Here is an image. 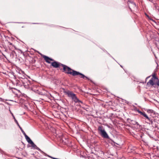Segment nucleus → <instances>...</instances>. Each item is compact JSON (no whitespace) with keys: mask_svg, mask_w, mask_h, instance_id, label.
<instances>
[{"mask_svg":"<svg viewBox=\"0 0 159 159\" xmlns=\"http://www.w3.org/2000/svg\"><path fill=\"white\" fill-rule=\"evenodd\" d=\"M15 54L16 52L15 51H12L10 53V55H12L13 57H14Z\"/></svg>","mask_w":159,"mask_h":159,"instance_id":"22","label":"nucleus"},{"mask_svg":"<svg viewBox=\"0 0 159 159\" xmlns=\"http://www.w3.org/2000/svg\"><path fill=\"white\" fill-rule=\"evenodd\" d=\"M35 158L37 159H40V158H38V157H35Z\"/></svg>","mask_w":159,"mask_h":159,"instance_id":"26","label":"nucleus"},{"mask_svg":"<svg viewBox=\"0 0 159 159\" xmlns=\"http://www.w3.org/2000/svg\"><path fill=\"white\" fill-rule=\"evenodd\" d=\"M120 66H121V67H122V66L120 65Z\"/></svg>","mask_w":159,"mask_h":159,"instance_id":"33","label":"nucleus"},{"mask_svg":"<svg viewBox=\"0 0 159 159\" xmlns=\"http://www.w3.org/2000/svg\"><path fill=\"white\" fill-rule=\"evenodd\" d=\"M149 77H150L149 76L147 78H149Z\"/></svg>","mask_w":159,"mask_h":159,"instance_id":"36","label":"nucleus"},{"mask_svg":"<svg viewBox=\"0 0 159 159\" xmlns=\"http://www.w3.org/2000/svg\"><path fill=\"white\" fill-rule=\"evenodd\" d=\"M47 60H48V61H50L49 59H48Z\"/></svg>","mask_w":159,"mask_h":159,"instance_id":"29","label":"nucleus"},{"mask_svg":"<svg viewBox=\"0 0 159 159\" xmlns=\"http://www.w3.org/2000/svg\"><path fill=\"white\" fill-rule=\"evenodd\" d=\"M154 82L155 83V84H157V85L159 86V80L158 79L157 80H156L154 81Z\"/></svg>","mask_w":159,"mask_h":159,"instance_id":"21","label":"nucleus"},{"mask_svg":"<svg viewBox=\"0 0 159 159\" xmlns=\"http://www.w3.org/2000/svg\"><path fill=\"white\" fill-rule=\"evenodd\" d=\"M64 139H65V141L64 142V140H63L64 138H63L62 139V142L64 143L65 144H66L68 143V139L67 138H64Z\"/></svg>","mask_w":159,"mask_h":159,"instance_id":"20","label":"nucleus"},{"mask_svg":"<svg viewBox=\"0 0 159 159\" xmlns=\"http://www.w3.org/2000/svg\"><path fill=\"white\" fill-rule=\"evenodd\" d=\"M137 111L139 113V109H138L137 110Z\"/></svg>","mask_w":159,"mask_h":159,"instance_id":"28","label":"nucleus"},{"mask_svg":"<svg viewBox=\"0 0 159 159\" xmlns=\"http://www.w3.org/2000/svg\"><path fill=\"white\" fill-rule=\"evenodd\" d=\"M74 74L75 75V76L78 75H80L81 76V78H82L83 79H84V78H86L88 80H89V79L88 77L86 76L84 74L81 73H80L78 71H77L76 72H75V73H74Z\"/></svg>","mask_w":159,"mask_h":159,"instance_id":"10","label":"nucleus"},{"mask_svg":"<svg viewBox=\"0 0 159 159\" xmlns=\"http://www.w3.org/2000/svg\"><path fill=\"white\" fill-rule=\"evenodd\" d=\"M61 64H62L56 61H54L51 63V65L55 68L59 67L60 66H61Z\"/></svg>","mask_w":159,"mask_h":159,"instance_id":"9","label":"nucleus"},{"mask_svg":"<svg viewBox=\"0 0 159 159\" xmlns=\"http://www.w3.org/2000/svg\"><path fill=\"white\" fill-rule=\"evenodd\" d=\"M25 137L26 140L30 144L33 142L31 139L27 135H25Z\"/></svg>","mask_w":159,"mask_h":159,"instance_id":"15","label":"nucleus"},{"mask_svg":"<svg viewBox=\"0 0 159 159\" xmlns=\"http://www.w3.org/2000/svg\"><path fill=\"white\" fill-rule=\"evenodd\" d=\"M64 93L67 95L68 97L71 98L72 100L75 103H80L82 104H84L83 102L79 100L76 97L75 94L72 92L68 90L65 91Z\"/></svg>","mask_w":159,"mask_h":159,"instance_id":"3","label":"nucleus"},{"mask_svg":"<svg viewBox=\"0 0 159 159\" xmlns=\"http://www.w3.org/2000/svg\"><path fill=\"white\" fill-rule=\"evenodd\" d=\"M17 75L18 79L20 80H24L25 79H26V78L25 77L24 73H22L21 74H17Z\"/></svg>","mask_w":159,"mask_h":159,"instance_id":"11","label":"nucleus"},{"mask_svg":"<svg viewBox=\"0 0 159 159\" xmlns=\"http://www.w3.org/2000/svg\"><path fill=\"white\" fill-rule=\"evenodd\" d=\"M112 58H113V59H114V58H113V57H112Z\"/></svg>","mask_w":159,"mask_h":159,"instance_id":"37","label":"nucleus"},{"mask_svg":"<svg viewBox=\"0 0 159 159\" xmlns=\"http://www.w3.org/2000/svg\"><path fill=\"white\" fill-rule=\"evenodd\" d=\"M31 144V147H32V148L33 149H35L37 147L36 145L33 142L31 143H30Z\"/></svg>","mask_w":159,"mask_h":159,"instance_id":"16","label":"nucleus"},{"mask_svg":"<svg viewBox=\"0 0 159 159\" xmlns=\"http://www.w3.org/2000/svg\"><path fill=\"white\" fill-rule=\"evenodd\" d=\"M21 81L20 80H16V85L17 86H19L20 87L21 86H22V84H21L22 83Z\"/></svg>","mask_w":159,"mask_h":159,"instance_id":"14","label":"nucleus"},{"mask_svg":"<svg viewBox=\"0 0 159 159\" xmlns=\"http://www.w3.org/2000/svg\"><path fill=\"white\" fill-rule=\"evenodd\" d=\"M98 130L99 133L103 138L108 139H110L108 134L104 129H102V126L98 127Z\"/></svg>","mask_w":159,"mask_h":159,"instance_id":"5","label":"nucleus"},{"mask_svg":"<svg viewBox=\"0 0 159 159\" xmlns=\"http://www.w3.org/2000/svg\"><path fill=\"white\" fill-rule=\"evenodd\" d=\"M52 159H58V158H55V157H53L52 158Z\"/></svg>","mask_w":159,"mask_h":159,"instance_id":"27","label":"nucleus"},{"mask_svg":"<svg viewBox=\"0 0 159 159\" xmlns=\"http://www.w3.org/2000/svg\"><path fill=\"white\" fill-rule=\"evenodd\" d=\"M112 58H113V59H114V58H113V57H112Z\"/></svg>","mask_w":159,"mask_h":159,"instance_id":"39","label":"nucleus"},{"mask_svg":"<svg viewBox=\"0 0 159 159\" xmlns=\"http://www.w3.org/2000/svg\"><path fill=\"white\" fill-rule=\"evenodd\" d=\"M32 154V155H34V153H33V154Z\"/></svg>","mask_w":159,"mask_h":159,"instance_id":"35","label":"nucleus"},{"mask_svg":"<svg viewBox=\"0 0 159 159\" xmlns=\"http://www.w3.org/2000/svg\"><path fill=\"white\" fill-rule=\"evenodd\" d=\"M61 66L63 67V72L66 74L72 75L74 76H75V75L74 74V73L76 72V71L72 70L70 67L64 64H61Z\"/></svg>","mask_w":159,"mask_h":159,"instance_id":"4","label":"nucleus"},{"mask_svg":"<svg viewBox=\"0 0 159 159\" xmlns=\"http://www.w3.org/2000/svg\"><path fill=\"white\" fill-rule=\"evenodd\" d=\"M140 114L142 115L145 118L148 119L150 122H151V123H152V121L150 120V118L148 116L147 114L145 113V112H143L140 111Z\"/></svg>","mask_w":159,"mask_h":159,"instance_id":"12","label":"nucleus"},{"mask_svg":"<svg viewBox=\"0 0 159 159\" xmlns=\"http://www.w3.org/2000/svg\"><path fill=\"white\" fill-rule=\"evenodd\" d=\"M8 43L10 45H12V43H11L10 42H8Z\"/></svg>","mask_w":159,"mask_h":159,"instance_id":"25","label":"nucleus"},{"mask_svg":"<svg viewBox=\"0 0 159 159\" xmlns=\"http://www.w3.org/2000/svg\"><path fill=\"white\" fill-rule=\"evenodd\" d=\"M12 115L13 117V119H14V121H15V122L17 124V125L18 126H19L20 125H19L17 121V120L16 119L15 116H14L13 114H12Z\"/></svg>","mask_w":159,"mask_h":159,"instance_id":"18","label":"nucleus"},{"mask_svg":"<svg viewBox=\"0 0 159 159\" xmlns=\"http://www.w3.org/2000/svg\"><path fill=\"white\" fill-rule=\"evenodd\" d=\"M33 24H37V23H33Z\"/></svg>","mask_w":159,"mask_h":159,"instance_id":"31","label":"nucleus"},{"mask_svg":"<svg viewBox=\"0 0 159 159\" xmlns=\"http://www.w3.org/2000/svg\"><path fill=\"white\" fill-rule=\"evenodd\" d=\"M16 72L17 73V74L24 73V72L23 71L18 69L17 70H16Z\"/></svg>","mask_w":159,"mask_h":159,"instance_id":"17","label":"nucleus"},{"mask_svg":"<svg viewBox=\"0 0 159 159\" xmlns=\"http://www.w3.org/2000/svg\"><path fill=\"white\" fill-rule=\"evenodd\" d=\"M152 77L149 81L147 83V85L149 86H153L155 84V83L154 81L156 80H158V78L156 77L155 73H153L152 75Z\"/></svg>","mask_w":159,"mask_h":159,"instance_id":"6","label":"nucleus"},{"mask_svg":"<svg viewBox=\"0 0 159 159\" xmlns=\"http://www.w3.org/2000/svg\"><path fill=\"white\" fill-rule=\"evenodd\" d=\"M64 93L67 95L68 97L71 98L72 100L75 103H80L82 104H84L83 102L79 100L76 97L75 94L72 92L68 90L65 91Z\"/></svg>","mask_w":159,"mask_h":159,"instance_id":"2","label":"nucleus"},{"mask_svg":"<svg viewBox=\"0 0 159 159\" xmlns=\"http://www.w3.org/2000/svg\"><path fill=\"white\" fill-rule=\"evenodd\" d=\"M1 56L0 55V58H1Z\"/></svg>","mask_w":159,"mask_h":159,"instance_id":"32","label":"nucleus"},{"mask_svg":"<svg viewBox=\"0 0 159 159\" xmlns=\"http://www.w3.org/2000/svg\"><path fill=\"white\" fill-rule=\"evenodd\" d=\"M18 127H19V128H20V129L21 130L22 132L23 133V134H24V135L25 137V135L26 136V135H27L26 134H25V132H24V131L23 130V129H22L21 128V127L20 126V125H19V126H18Z\"/></svg>","mask_w":159,"mask_h":159,"instance_id":"19","label":"nucleus"},{"mask_svg":"<svg viewBox=\"0 0 159 159\" xmlns=\"http://www.w3.org/2000/svg\"><path fill=\"white\" fill-rule=\"evenodd\" d=\"M22 86H23L25 88L28 89L30 84V81L27 78L24 80H21Z\"/></svg>","mask_w":159,"mask_h":159,"instance_id":"7","label":"nucleus"},{"mask_svg":"<svg viewBox=\"0 0 159 159\" xmlns=\"http://www.w3.org/2000/svg\"><path fill=\"white\" fill-rule=\"evenodd\" d=\"M112 58H113V59H114V58H113V57H112Z\"/></svg>","mask_w":159,"mask_h":159,"instance_id":"38","label":"nucleus"},{"mask_svg":"<svg viewBox=\"0 0 159 159\" xmlns=\"http://www.w3.org/2000/svg\"><path fill=\"white\" fill-rule=\"evenodd\" d=\"M35 149H37V150H39V151H40V152L43 153V154H44V152L42 151L37 146V147Z\"/></svg>","mask_w":159,"mask_h":159,"instance_id":"23","label":"nucleus"},{"mask_svg":"<svg viewBox=\"0 0 159 159\" xmlns=\"http://www.w3.org/2000/svg\"><path fill=\"white\" fill-rule=\"evenodd\" d=\"M43 57L44 58V60H45V61L48 63H50L51 62L50 61H48V59H49L50 61H53L54 60L53 59L49 58L48 57L45 56V55H43Z\"/></svg>","mask_w":159,"mask_h":159,"instance_id":"13","label":"nucleus"},{"mask_svg":"<svg viewBox=\"0 0 159 159\" xmlns=\"http://www.w3.org/2000/svg\"><path fill=\"white\" fill-rule=\"evenodd\" d=\"M0 99L2 100V98H0Z\"/></svg>","mask_w":159,"mask_h":159,"instance_id":"34","label":"nucleus"},{"mask_svg":"<svg viewBox=\"0 0 159 159\" xmlns=\"http://www.w3.org/2000/svg\"><path fill=\"white\" fill-rule=\"evenodd\" d=\"M128 4L129 8L131 11H132V8H134L136 7V4L135 3L133 2V1H132L131 0H129L128 2Z\"/></svg>","mask_w":159,"mask_h":159,"instance_id":"8","label":"nucleus"},{"mask_svg":"<svg viewBox=\"0 0 159 159\" xmlns=\"http://www.w3.org/2000/svg\"><path fill=\"white\" fill-rule=\"evenodd\" d=\"M108 54H109V55L111 57V56L110 55V54H109V53H108Z\"/></svg>","mask_w":159,"mask_h":159,"instance_id":"30","label":"nucleus"},{"mask_svg":"<svg viewBox=\"0 0 159 159\" xmlns=\"http://www.w3.org/2000/svg\"><path fill=\"white\" fill-rule=\"evenodd\" d=\"M43 154H44L45 156H48V157H50V158H52H52L53 157H51V156H49V155H47V154H46V153H45V152H44V153Z\"/></svg>","mask_w":159,"mask_h":159,"instance_id":"24","label":"nucleus"},{"mask_svg":"<svg viewBox=\"0 0 159 159\" xmlns=\"http://www.w3.org/2000/svg\"><path fill=\"white\" fill-rule=\"evenodd\" d=\"M64 93L67 95L68 97L71 98L72 100L75 103H80L82 104H84L83 102L79 100L76 97L75 94L72 92L68 90L65 91Z\"/></svg>","mask_w":159,"mask_h":159,"instance_id":"1","label":"nucleus"}]
</instances>
